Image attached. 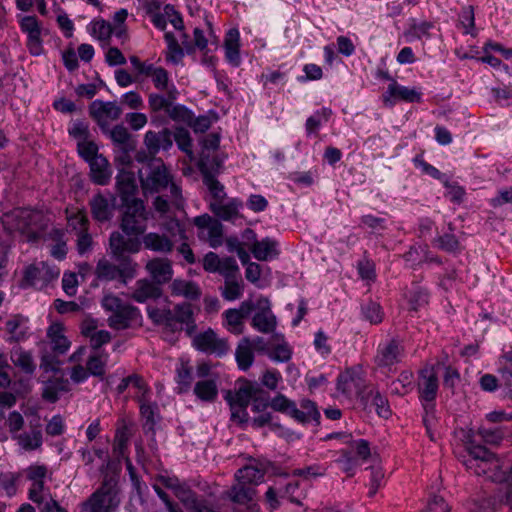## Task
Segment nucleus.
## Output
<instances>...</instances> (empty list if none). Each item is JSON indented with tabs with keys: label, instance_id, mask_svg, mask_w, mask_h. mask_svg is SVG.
Returning a JSON list of instances; mask_svg holds the SVG:
<instances>
[{
	"label": "nucleus",
	"instance_id": "63",
	"mask_svg": "<svg viewBox=\"0 0 512 512\" xmlns=\"http://www.w3.org/2000/svg\"><path fill=\"white\" fill-rule=\"evenodd\" d=\"M239 271L236 260L233 257H224L221 260V264H219V270L216 273L222 275L225 280L236 278V275Z\"/></svg>",
	"mask_w": 512,
	"mask_h": 512
},
{
	"label": "nucleus",
	"instance_id": "10",
	"mask_svg": "<svg viewBox=\"0 0 512 512\" xmlns=\"http://www.w3.org/2000/svg\"><path fill=\"white\" fill-rule=\"evenodd\" d=\"M129 60L134 70L137 71V76H141V78L150 77L153 86L159 91L169 90L172 84L170 83L169 73L165 68L155 66L147 61H141L135 55L130 56Z\"/></svg>",
	"mask_w": 512,
	"mask_h": 512
},
{
	"label": "nucleus",
	"instance_id": "60",
	"mask_svg": "<svg viewBox=\"0 0 512 512\" xmlns=\"http://www.w3.org/2000/svg\"><path fill=\"white\" fill-rule=\"evenodd\" d=\"M436 246L446 252H457L460 250V243L453 233H445L435 239Z\"/></svg>",
	"mask_w": 512,
	"mask_h": 512
},
{
	"label": "nucleus",
	"instance_id": "26",
	"mask_svg": "<svg viewBox=\"0 0 512 512\" xmlns=\"http://www.w3.org/2000/svg\"><path fill=\"white\" fill-rule=\"evenodd\" d=\"M392 98L394 100H401L409 103H419L421 101V93L414 88L400 86L395 80H393L389 84L387 92L383 95L384 102H389L391 105L394 103V101L391 100Z\"/></svg>",
	"mask_w": 512,
	"mask_h": 512
},
{
	"label": "nucleus",
	"instance_id": "8",
	"mask_svg": "<svg viewBox=\"0 0 512 512\" xmlns=\"http://www.w3.org/2000/svg\"><path fill=\"white\" fill-rule=\"evenodd\" d=\"M60 275L57 266L40 261L28 265L23 272V286L43 289L54 282Z\"/></svg>",
	"mask_w": 512,
	"mask_h": 512
},
{
	"label": "nucleus",
	"instance_id": "31",
	"mask_svg": "<svg viewBox=\"0 0 512 512\" xmlns=\"http://www.w3.org/2000/svg\"><path fill=\"white\" fill-rule=\"evenodd\" d=\"M89 206L95 221L103 223L112 219L114 208L103 194L94 195L89 200Z\"/></svg>",
	"mask_w": 512,
	"mask_h": 512
},
{
	"label": "nucleus",
	"instance_id": "12",
	"mask_svg": "<svg viewBox=\"0 0 512 512\" xmlns=\"http://www.w3.org/2000/svg\"><path fill=\"white\" fill-rule=\"evenodd\" d=\"M417 387L419 399L422 402H434L439 389V380L435 365H426L419 371Z\"/></svg>",
	"mask_w": 512,
	"mask_h": 512
},
{
	"label": "nucleus",
	"instance_id": "20",
	"mask_svg": "<svg viewBox=\"0 0 512 512\" xmlns=\"http://www.w3.org/2000/svg\"><path fill=\"white\" fill-rule=\"evenodd\" d=\"M172 132L164 128L160 132L147 131L144 135V145L150 155V158H156V154L161 149L168 150L173 145Z\"/></svg>",
	"mask_w": 512,
	"mask_h": 512
},
{
	"label": "nucleus",
	"instance_id": "47",
	"mask_svg": "<svg viewBox=\"0 0 512 512\" xmlns=\"http://www.w3.org/2000/svg\"><path fill=\"white\" fill-rule=\"evenodd\" d=\"M252 385V409L255 412H261L269 406L271 402L270 395L259 383L252 381Z\"/></svg>",
	"mask_w": 512,
	"mask_h": 512
},
{
	"label": "nucleus",
	"instance_id": "3",
	"mask_svg": "<svg viewBox=\"0 0 512 512\" xmlns=\"http://www.w3.org/2000/svg\"><path fill=\"white\" fill-rule=\"evenodd\" d=\"M470 458L465 462L468 469L476 475L486 476L494 482H509L512 477L507 472L501 460L484 446H472L469 449Z\"/></svg>",
	"mask_w": 512,
	"mask_h": 512
},
{
	"label": "nucleus",
	"instance_id": "58",
	"mask_svg": "<svg viewBox=\"0 0 512 512\" xmlns=\"http://www.w3.org/2000/svg\"><path fill=\"white\" fill-rule=\"evenodd\" d=\"M362 312L364 317L371 324H379L383 320V312L381 306L373 301H369L362 307Z\"/></svg>",
	"mask_w": 512,
	"mask_h": 512
},
{
	"label": "nucleus",
	"instance_id": "5",
	"mask_svg": "<svg viewBox=\"0 0 512 512\" xmlns=\"http://www.w3.org/2000/svg\"><path fill=\"white\" fill-rule=\"evenodd\" d=\"M103 307L111 312L108 317V325L116 330H124L132 327L141 320V314L137 307L124 303L116 296H106L103 299Z\"/></svg>",
	"mask_w": 512,
	"mask_h": 512
},
{
	"label": "nucleus",
	"instance_id": "35",
	"mask_svg": "<svg viewBox=\"0 0 512 512\" xmlns=\"http://www.w3.org/2000/svg\"><path fill=\"white\" fill-rule=\"evenodd\" d=\"M90 178L97 185H106L111 178V169L108 160L102 155L88 162Z\"/></svg>",
	"mask_w": 512,
	"mask_h": 512
},
{
	"label": "nucleus",
	"instance_id": "62",
	"mask_svg": "<svg viewBox=\"0 0 512 512\" xmlns=\"http://www.w3.org/2000/svg\"><path fill=\"white\" fill-rule=\"evenodd\" d=\"M58 355L45 353L40 359V369L43 373L53 372L55 375L61 372L60 365L61 361L57 357Z\"/></svg>",
	"mask_w": 512,
	"mask_h": 512
},
{
	"label": "nucleus",
	"instance_id": "52",
	"mask_svg": "<svg viewBox=\"0 0 512 512\" xmlns=\"http://www.w3.org/2000/svg\"><path fill=\"white\" fill-rule=\"evenodd\" d=\"M498 372L504 385L512 388V349L499 358Z\"/></svg>",
	"mask_w": 512,
	"mask_h": 512
},
{
	"label": "nucleus",
	"instance_id": "9",
	"mask_svg": "<svg viewBox=\"0 0 512 512\" xmlns=\"http://www.w3.org/2000/svg\"><path fill=\"white\" fill-rule=\"evenodd\" d=\"M19 27L22 33L27 36L26 47L32 56H40L44 53L43 47V25L36 16H22L19 19Z\"/></svg>",
	"mask_w": 512,
	"mask_h": 512
},
{
	"label": "nucleus",
	"instance_id": "7",
	"mask_svg": "<svg viewBox=\"0 0 512 512\" xmlns=\"http://www.w3.org/2000/svg\"><path fill=\"white\" fill-rule=\"evenodd\" d=\"M121 208L120 228L124 234L135 237L144 234L149 216L144 202L142 200L133 201L132 203L121 205Z\"/></svg>",
	"mask_w": 512,
	"mask_h": 512
},
{
	"label": "nucleus",
	"instance_id": "30",
	"mask_svg": "<svg viewBox=\"0 0 512 512\" xmlns=\"http://www.w3.org/2000/svg\"><path fill=\"white\" fill-rule=\"evenodd\" d=\"M65 327L61 323H52L47 329V338L50 341L51 349L56 355L65 354L70 346L71 342L64 335Z\"/></svg>",
	"mask_w": 512,
	"mask_h": 512
},
{
	"label": "nucleus",
	"instance_id": "6",
	"mask_svg": "<svg viewBox=\"0 0 512 512\" xmlns=\"http://www.w3.org/2000/svg\"><path fill=\"white\" fill-rule=\"evenodd\" d=\"M116 260L118 261V264H115L106 258L98 260L94 274L99 281L110 282L117 280L122 284H126L128 280L135 277L137 263H135L132 258H121Z\"/></svg>",
	"mask_w": 512,
	"mask_h": 512
},
{
	"label": "nucleus",
	"instance_id": "18",
	"mask_svg": "<svg viewBox=\"0 0 512 512\" xmlns=\"http://www.w3.org/2000/svg\"><path fill=\"white\" fill-rule=\"evenodd\" d=\"M252 387V381L244 379L239 381L235 391L228 390L225 394V400L230 405V408L236 409L238 407L246 415V408L252 401Z\"/></svg>",
	"mask_w": 512,
	"mask_h": 512
},
{
	"label": "nucleus",
	"instance_id": "39",
	"mask_svg": "<svg viewBox=\"0 0 512 512\" xmlns=\"http://www.w3.org/2000/svg\"><path fill=\"white\" fill-rule=\"evenodd\" d=\"M143 244L146 249L165 254L170 253L174 247L169 237L154 232L144 235Z\"/></svg>",
	"mask_w": 512,
	"mask_h": 512
},
{
	"label": "nucleus",
	"instance_id": "57",
	"mask_svg": "<svg viewBox=\"0 0 512 512\" xmlns=\"http://www.w3.org/2000/svg\"><path fill=\"white\" fill-rule=\"evenodd\" d=\"M174 140L180 150L186 153L190 158L193 157L192 139L187 129L177 128L174 134Z\"/></svg>",
	"mask_w": 512,
	"mask_h": 512
},
{
	"label": "nucleus",
	"instance_id": "29",
	"mask_svg": "<svg viewBox=\"0 0 512 512\" xmlns=\"http://www.w3.org/2000/svg\"><path fill=\"white\" fill-rule=\"evenodd\" d=\"M243 237L248 240H254V243L250 247V250H251L253 256L259 261H266L268 259V257L273 252H275V247H276L275 241H273L269 238H265L261 241H257L255 232L250 228L245 229V231L243 233Z\"/></svg>",
	"mask_w": 512,
	"mask_h": 512
},
{
	"label": "nucleus",
	"instance_id": "16",
	"mask_svg": "<svg viewBox=\"0 0 512 512\" xmlns=\"http://www.w3.org/2000/svg\"><path fill=\"white\" fill-rule=\"evenodd\" d=\"M364 379L360 368H349L340 373L337 378V390L346 397L362 395Z\"/></svg>",
	"mask_w": 512,
	"mask_h": 512
},
{
	"label": "nucleus",
	"instance_id": "43",
	"mask_svg": "<svg viewBox=\"0 0 512 512\" xmlns=\"http://www.w3.org/2000/svg\"><path fill=\"white\" fill-rule=\"evenodd\" d=\"M18 444L27 451L36 450L42 445V431L40 425L31 426L30 432H25L17 437Z\"/></svg>",
	"mask_w": 512,
	"mask_h": 512
},
{
	"label": "nucleus",
	"instance_id": "42",
	"mask_svg": "<svg viewBox=\"0 0 512 512\" xmlns=\"http://www.w3.org/2000/svg\"><path fill=\"white\" fill-rule=\"evenodd\" d=\"M255 494L256 490L254 489V487L242 481H237V483L231 487L228 493L229 498L231 499L232 502L241 505L247 504L250 501H252Z\"/></svg>",
	"mask_w": 512,
	"mask_h": 512
},
{
	"label": "nucleus",
	"instance_id": "22",
	"mask_svg": "<svg viewBox=\"0 0 512 512\" xmlns=\"http://www.w3.org/2000/svg\"><path fill=\"white\" fill-rule=\"evenodd\" d=\"M42 398L49 403H55L59 400L62 393L70 391V382L64 377L63 373L60 376L54 375L48 377L43 381Z\"/></svg>",
	"mask_w": 512,
	"mask_h": 512
},
{
	"label": "nucleus",
	"instance_id": "41",
	"mask_svg": "<svg viewBox=\"0 0 512 512\" xmlns=\"http://www.w3.org/2000/svg\"><path fill=\"white\" fill-rule=\"evenodd\" d=\"M235 358L240 369L245 371L251 367L254 361V354L249 338L244 337L241 339L235 351Z\"/></svg>",
	"mask_w": 512,
	"mask_h": 512
},
{
	"label": "nucleus",
	"instance_id": "36",
	"mask_svg": "<svg viewBox=\"0 0 512 512\" xmlns=\"http://www.w3.org/2000/svg\"><path fill=\"white\" fill-rule=\"evenodd\" d=\"M27 319L20 315H13L6 322V331L9 334L7 338V342L9 343H18L27 338V330L28 328L25 326Z\"/></svg>",
	"mask_w": 512,
	"mask_h": 512
},
{
	"label": "nucleus",
	"instance_id": "13",
	"mask_svg": "<svg viewBox=\"0 0 512 512\" xmlns=\"http://www.w3.org/2000/svg\"><path fill=\"white\" fill-rule=\"evenodd\" d=\"M89 114L97 122L102 131H106L111 121L120 118L122 109L116 102L95 100L89 105Z\"/></svg>",
	"mask_w": 512,
	"mask_h": 512
},
{
	"label": "nucleus",
	"instance_id": "38",
	"mask_svg": "<svg viewBox=\"0 0 512 512\" xmlns=\"http://www.w3.org/2000/svg\"><path fill=\"white\" fill-rule=\"evenodd\" d=\"M10 359L23 373L33 375L36 370V364L31 352L17 346L11 350Z\"/></svg>",
	"mask_w": 512,
	"mask_h": 512
},
{
	"label": "nucleus",
	"instance_id": "1",
	"mask_svg": "<svg viewBox=\"0 0 512 512\" xmlns=\"http://www.w3.org/2000/svg\"><path fill=\"white\" fill-rule=\"evenodd\" d=\"M138 174L144 195L159 193L169 187L172 203L177 208L182 205L181 188L173 182V176L161 158H149Z\"/></svg>",
	"mask_w": 512,
	"mask_h": 512
},
{
	"label": "nucleus",
	"instance_id": "51",
	"mask_svg": "<svg viewBox=\"0 0 512 512\" xmlns=\"http://www.w3.org/2000/svg\"><path fill=\"white\" fill-rule=\"evenodd\" d=\"M165 40L167 43L166 60L175 64L179 63L184 56L183 49L178 44L173 33L167 32L165 34Z\"/></svg>",
	"mask_w": 512,
	"mask_h": 512
},
{
	"label": "nucleus",
	"instance_id": "54",
	"mask_svg": "<svg viewBox=\"0 0 512 512\" xmlns=\"http://www.w3.org/2000/svg\"><path fill=\"white\" fill-rule=\"evenodd\" d=\"M243 288V283L236 278L227 279L225 280L221 295L227 301H234L242 296Z\"/></svg>",
	"mask_w": 512,
	"mask_h": 512
},
{
	"label": "nucleus",
	"instance_id": "50",
	"mask_svg": "<svg viewBox=\"0 0 512 512\" xmlns=\"http://www.w3.org/2000/svg\"><path fill=\"white\" fill-rule=\"evenodd\" d=\"M137 401L140 405V414L142 418L145 420V426H148L149 429H152L155 425V412L158 409L156 403H151L148 397H136Z\"/></svg>",
	"mask_w": 512,
	"mask_h": 512
},
{
	"label": "nucleus",
	"instance_id": "23",
	"mask_svg": "<svg viewBox=\"0 0 512 512\" xmlns=\"http://www.w3.org/2000/svg\"><path fill=\"white\" fill-rule=\"evenodd\" d=\"M145 268L158 285L171 281L173 277L172 262L168 258H153L146 263Z\"/></svg>",
	"mask_w": 512,
	"mask_h": 512
},
{
	"label": "nucleus",
	"instance_id": "25",
	"mask_svg": "<svg viewBox=\"0 0 512 512\" xmlns=\"http://www.w3.org/2000/svg\"><path fill=\"white\" fill-rule=\"evenodd\" d=\"M169 288L172 296L182 297L188 301H198L202 296L201 287L192 280L174 279Z\"/></svg>",
	"mask_w": 512,
	"mask_h": 512
},
{
	"label": "nucleus",
	"instance_id": "2",
	"mask_svg": "<svg viewBox=\"0 0 512 512\" xmlns=\"http://www.w3.org/2000/svg\"><path fill=\"white\" fill-rule=\"evenodd\" d=\"M148 315L154 323L163 325L170 332L185 330L189 337L196 333L194 311L189 302L176 304L173 309L154 308L148 310Z\"/></svg>",
	"mask_w": 512,
	"mask_h": 512
},
{
	"label": "nucleus",
	"instance_id": "34",
	"mask_svg": "<svg viewBox=\"0 0 512 512\" xmlns=\"http://www.w3.org/2000/svg\"><path fill=\"white\" fill-rule=\"evenodd\" d=\"M289 416L300 423H308L315 421L319 423L320 413L314 402L310 400H303L300 403V408H297L294 402L293 408L289 412Z\"/></svg>",
	"mask_w": 512,
	"mask_h": 512
},
{
	"label": "nucleus",
	"instance_id": "24",
	"mask_svg": "<svg viewBox=\"0 0 512 512\" xmlns=\"http://www.w3.org/2000/svg\"><path fill=\"white\" fill-rule=\"evenodd\" d=\"M361 402L364 409L371 411L374 408L378 416L382 418L387 419L392 414L387 398L376 388H370L364 392L361 395Z\"/></svg>",
	"mask_w": 512,
	"mask_h": 512
},
{
	"label": "nucleus",
	"instance_id": "11",
	"mask_svg": "<svg viewBox=\"0 0 512 512\" xmlns=\"http://www.w3.org/2000/svg\"><path fill=\"white\" fill-rule=\"evenodd\" d=\"M193 346L206 354L224 356L229 351V344L226 339L218 338L215 331L211 328L206 331L194 334L192 336Z\"/></svg>",
	"mask_w": 512,
	"mask_h": 512
},
{
	"label": "nucleus",
	"instance_id": "49",
	"mask_svg": "<svg viewBox=\"0 0 512 512\" xmlns=\"http://www.w3.org/2000/svg\"><path fill=\"white\" fill-rule=\"evenodd\" d=\"M229 332L240 335L244 331V318L237 309H228L223 314Z\"/></svg>",
	"mask_w": 512,
	"mask_h": 512
},
{
	"label": "nucleus",
	"instance_id": "61",
	"mask_svg": "<svg viewBox=\"0 0 512 512\" xmlns=\"http://www.w3.org/2000/svg\"><path fill=\"white\" fill-rule=\"evenodd\" d=\"M166 114L173 121L183 122L185 124L192 121V112L183 105L171 104Z\"/></svg>",
	"mask_w": 512,
	"mask_h": 512
},
{
	"label": "nucleus",
	"instance_id": "19",
	"mask_svg": "<svg viewBox=\"0 0 512 512\" xmlns=\"http://www.w3.org/2000/svg\"><path fill=\"white\" fill-rule=\"evenodd\" d=\"M270 465V462L254 460L253 463L238 469L235 473V479L253 487L264 481V476Z\"/></svg>",
	"mask_w": 512,
	"mask_h": 512
},
{
	"label": "nucleus",
	"instance_id": "48",
	"mask_svg": "<svg viewBox=\"0 0 512 512\" xmlns=\"http://www.w3.org/2000/svg\"><path fill=\"white\" fill-rule=\"evenodd\" d=\"M65 232L62 229H53L50 232V237L55 244L52 245L50 253L51 255L58 259L63 260L67 254V244L64 240Z\"/></svg>",
	"mask_w": 512,
	"mask_h": 512
},
{
	"label": "nucleus",
	"instance_id": "55",
	"mask_svg": "<svg viewBox=\"0 0 512 512\" xmlns=\"http://www.w3.org/2000/svg\"><path fill=\"white\" fill-rule=\"evenodd\" d=\"M28 496L29 499L38 506L49 500V498H52L49 489L45 487L44 482L32 483Z\"/></svg>",
	"mask_w": 512,
	"mask_h": 512
},
{
	"label": "nucleus",
	"instance_id": "46",
	"mask_svg": "<svg viewBox=\"0 0 512 512\" xmlns=\"http://www.w3.org/2000/svg\"><path fill=\"white\" fill-rule=\"evenodd\" d=\"M65 214L68 226L76 233L89 230V219L84 209H77L75 212H70L69 208H66Z\"/></svg>",
	"mask_w": 512,
	"mask_h": 512
},
{
	"label": "nucleus",
	"instance_id": "37",
	"mask_svg": "<svg viewBox=\"0 0 512 512\" xmlns=\"http://www.w3.org/2000/svg\"><path fill=\"white\" fill-rule=\"evenodd\" d=\"M198 168L203 179L209 176L217 177L223 169V159L219 155L211 156L210 153L201 152Z\"/></svg>",
	"mask_w": 512,
	"mask_h": 512
},
{
	"label": "nucleus",
	"instance_id": "45",
	"mask_svg": "<svg viewBox=\"0 0 512 512\" xmlns=\"http://www.w3.org/2000/svg\"><path fill=\"white\" fill-rule=\"evenodd\" d=\"M109 355L104 352H94L91 354L86 362V368L89 375L103 378L106 372V365Z\"/></svg>",
	"mask_w": 512,
	"mask_h": 512
},
{
	"label": "nucleus",
	"instance_id": "15",
	"mask_svg": "<svg viewBox=\"0 0 512 512\" xmlns=\"http://www.w3.org/2000/svg\"><path fill=\"white\" fill-rule=\"evenodd\" d=\"M404 355V347L398 339H391L379 345L374 363L379 368H390L399 363Z\"/></svg>",
	"mask_w": 512,
	"mask_h": 512
},
{
	"label": "nucleus",
	"instance_id": "4",
	"mask_svg": "<svg viewBox=\"0 0 512 512\" xmlns=\"http://www.w3.org/2000/svg\"><path fill=\"white\" fill-rule=\"evenodd\" d=\"M117 478L105 473L101 486L80 505V512H114L119 505Z\"/></svg>",
	"mask_w": 512,
	"mask_h": 512
},
{
	"label": "nucleus",
	"instance_id": "56",
	"mask_svg": "<svg viewBox=\"0 0 512 512\" xmlns=\"http://www.w3.org/2000/svg\"><path fill=\"white\" fill-rule=\"evenodd\" d=\"M203 183L208 188L212 196L211 202L225 201L226 193L224 186L217 180L216 177H206L203 179Z\"/></svg>",
	"mask_w": 512,
	"mask_h": 512
},
{
	"label": "nucleus",
	"instance_id": "59",
	"mask_svg": "<svg viewBox=\"0 0 512 512\" xmlns=\"http://www.w3.org/2000/svg\"><path fill=\"white\" fill-rule=\"evenodd\" d=\"M192 368L187 364L182 363L177 368V383L179 385V392H187L192 383Z\"/></svg>",
	"mask_w": 512,
	"mask_h": 512
},
{
	"label": "nucleus",
	"instance_id": "21",
	"mask_svg": "<svg viewBox=\"0 0 512 512\" xmlns=\"http://www.w3.org/2000/svg\"><path fill=\"white\" fill-rule=\"evenodd\" d=\"M116 188L121 205L132 203L133 201H141V199L136 198L137 185L133 172L124 169L120 170L116 177Z\"/></svg>",
	"mask_w": 512,
	"mask_h": 512
},
{
	"label": "nucleus",
	"instance_id": "40",
	"mask_svg": "<svg viewBox=\"0 0 512 512\" xmlns=\"http://www.w3.org/2000/svg\"><path fill=\"white\" fill-rule=\"evenodd\" d=\"M194 394L204 402H214L218 396V386L215 379H203L196 382Z\"/></svg>",
	"mask_w": 512,
	"mask_h": 512
},
{
	"label": "nucleus",
	"instance_id": "14",
	"mask_svg": "<svg viewBox=\"0 0 512 512\" xmlns=\"http://www.w3.org/2000/svg\"><path fill=\"white\" fill-rule=\"evenodd\" d=\"M109 247L111 255L115 259L131 258L126 253H137L141 248V242L138 237L124 236L118 231L111 233L109 237Z\"/></svg>",
	"mask_w": 512,
	"mask_h": 512
},
{
	"label": "nucleus",
	"instance_id": "33",
	"mask_svg": "<svg viewBox=\"0 0 512 512\" xmlns=\"http://www.w3.org/2000/svg\"><path fill=\"white\" fill-rule=\"evenodd\" d=\"M162 295L160 285L147 279H140L136 282L135 289L131 295L132 299L139 303H144L147 300H155Z\"/></svg>",
	"mask_w": 512,
	"mask_h": 512
},
{
	"label": "nucleus",
	"instance_id": "53",
	"mask_svg": "<svg viewBox=\"0 0 512 512\" xmlns=\"http://www.w3.org/2000/svg\"><path fill=\"white\" fill-rule=\"evenodd\" d=\"M91 35L98 40L104 42L108 41L113 33V27L111 23L104 19H95L90 24Z\"/></svg>",
	"mask_w": 512,
	"mask_h": 512
},
{
	"label": "nucleus",
	"instance_id": "27",
	"mask_svg": "<svg viewBox=\"0 0 512 512\" xmlns=\"http://www.w3.org/2000/svg\"><path fill=\"white\" fill-rule=\"evenodd\" d=\"M243 203L236 198L230 199L227 203L225 201L210 202V211L219 219L223 221H234L240 217L239 210Z\"/></svg>",
	"mask_w": 512,
	"mask_h": 512
},
{
	"label": "nucleus",
	"instance_id": "44",
	"mask_svg": "<svg viewBox=\"0 0 512 512\" xmlns=\"http://www.w3.org/2000/svg\"><path fill=\"white\" fill-rule=\"evenodd\" d=\"M239 41H240V35L239 31L235 28L230 29L228 33L226 34L225 41H224V47L226 52V57L229 62L233 63L234 65L239 64Z\"/></svg>",
	"mask_w": 512,
	"mask_h": 512
},
{
	"label": "nucleus",
	"instance_id": "32",
	"mask_svg": "<svg viewBox=\"0 0 512 512\" xmlns=\"http://www.w3.org/2000/svg\"><path fill=\"white\" fill-rule=\"evenodd\" d=\"M103 132L109 135L113 144L121 152H132L135 150L136 142L123 125H116L112 129L108 127V129Z\"/></svg>",
	"mask_w": 512,
	"mask_h": 512
},
{
	"label": "nucleus",
	"instance_id": "17",
	"mask_svg": "<svg viewBox=\"0 0 512 512\" xmlns=\"http://www.w3.org/2000/svg\"><path fill=\"white\" fill-rule=\"evenodd\" d=\"M251 326L264 334H270L276 330L277 319L267 299L258 301L257 311L252 317Z\"/></svg>",
	"mask_w": 512,
	"mask_h": 512
},
{
	"label": "nucleus",
	"instance_id": "28",
	"mask_svg": "<svg viewBox=\"0 0 512 512\" xmlns=\"http://www.w3.org/2000/svg\"><path fill=\"white\" fill-rule=\"evenodd\" d=\"M165 93L152 92L148 95V107L152 113L168 111L171 104H173L178 96V91L174 85H171L169 90H161Z\"/></svg>",
	"mask_w": 512,
	"mask_h": 512
},
{
	"label": "nucleus",
	"instance_id": "64",
	"mask_svg": "<svg viewBox=\"0 0 512 512\" xmlns=\"http://www.w3.org/2000/svg\"><path fill=\"white\" fill-rule=\"evenodd\" d=\"M186 509H188L199 496L186 484H182L174 493Z\"/></svg>",
	"mask_w": 512,
	"mask_h": 512
}]
</instances>
